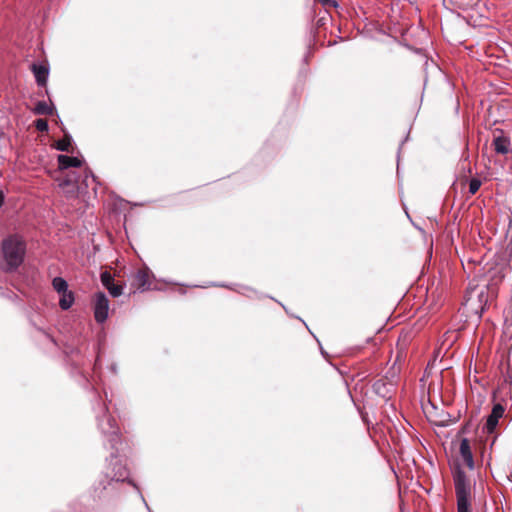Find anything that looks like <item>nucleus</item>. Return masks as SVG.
Segmentation results:
<instances>
[{"label": "nucleus", "mask_w": 512, "mask_h": 512, "mask_svg": "<svg viewBox=\"0 0 512 512\" xmlns=\"http://www.w3.org/2000/svg\"><path fill=\"white\" fill-rule=\"evenodd\" d=\"M2 254L5 261V270L15 271L23 262L25 255V243L16 235H10L2 242Z\"/></svg>", "instance_id": "2"}, {"label": "nucleus", "mask_w": 512, "mask_h": 512, "mask_svg": "<svg viewBox=\"0 0 512 512\" xmlns=\"http://www.w3.org/2000/svg\"><path fill=\"white\" fill-rule=\"evenodd\" d=\"M214 286H219V287H227L229 289H233L232 287L228 286V285H224V284H213Z\"/></svg>", "instance_id": "25"}, {"label": "nucleus", "mask_w": 512, "mask_h": 512, "mask_svg": "<svg viewBox=\"0 0 512 512\" xmlns=\"http://www.w3.org/2000/svg\"><path fill=\"white\" fill-rule=\"evenodd\" d=\"M459 452L464 463L470 470L474 469V459L470 446V442L467 438H463L460 442Z\"/></svg>", "instance_id": "6"}, {"label": "nucleus", "mask_w": 512, "mask_h": 512, "mask_svg": "<svg viewBox=\"0 0 512 512\" xmlns=\"http://www.w3.org/2000/svg\"><path fill=\"white\" fill-rule=\"evenodd\" d=\"M35 128L40 132L48 131V122L45 119L39 118L34 121Z\"/></svg>", "instance_id": "18"}, {"label": "nucleus", "mask_w": 512, "mask_h": 512, "mask_svg": "<svg viewBox=\"0 0 512 512\" xmlns=\"http://www.w3.org/2000/svg\"><path fill=\"white\" fill-rule=\"evenodd\" d=\"M89 176H91V178H92V180H93V181L95 180V176H94V174L92 173V171H91V170L86 171V179H87Z\"/></svg>", "instance_id": "23"}, {"label": "nucleus", "mask_w": 512, "mask_h": 512, "mask_svg": "<svg viewBox=\"0 0 512 512\" xmlns=\"http://www.w3.org/2000/svg\"><path fill=\"white\" fill-rule=\"evenodd\" d=\"M111 369H112L113 372H116V366L115 365H112Z\"/></svg>", "instance_id": "27"}, {"label": "nucleus", "mask_w": 512, "mask_h": 512, "mask_svg": "<svg viewBox=\"0 0 512 512\" xmlns=\"http://www.w3.org/2000/svg\"><path fill=\"white\" fill-rule=\"evenodd\" d=\"M74 293L72 291L67 290L60 294L59 306L62 310H68L74 303Z\"/></svg>", "instance_id": "11"}, {"label": "nucleus", "mask_w": 512, "mask_h": 512, "mask_svg": "<svg viewBox=\"0 0 512 512\" xmlns=\"http://www.w3.org/2000/svg\"><path fill=\"white\" fill-rule=\"evenodd\" d=\"M135 280L138 288H141L142 290H146L150 287L149 273L146 270H139L136 273Z\"/></svg>", "instance_id": "12"}, {"label": "nucleus", "mask_w": 512, "mask_h": 512, "mask_svg": "<svg viewBox=\"0 0 512 512\" xmlns=\"http://www.w3.org/2000/svg\"><path fill=\"white\" fill-rule=\"evenodd\" d=\"M504 333L509 337L512 338V323L507 324L504 329Z\"/></svg>", "instance_id": "22"}, {"label": "nucleus", "mask_w": 512, "mask_h": 512, "mask_svg": "<svg viewBox=\"0 0 512 512\" xmlns=\"http://www.w3.org/2000/svg\"><path fill=\"white\" fill-rule=\"evenodd\" d=\"M52 287L53 289L61 294L63 292H66L68 290V283L67 281L62 278V277H55L53 280H52Z\"/></svg>", "instance_id": "14"}, {"label": "nucleus", "mask_w": 512, "mask_h": 512, "mask_svg": "<svg viewBox=\"0 0 512 512\" xmlns=\"http://www.w3.org/2000/svg\"><path fill=\"white\" fill-rule=\"evenodd\" d=\"M4 202V194L2 191H0V207L3 205Z\"/></svg>", "instance_id": "24"}, {"label": "nucleus", "mask_w": 512, "mask_h": 512, "mask_svg": "<svg viewBox=\"0 0 512 512\" xmlns=\"http://www.w3.org/2000/svg\"><path fill=\"white\" fill-rule=\"evenodd\" d=\"M504 412L505 408L501 404L497 403L493 406L491 414L488 416L486 424L484 426V429L488 434L494 432L498 424V421L503 416Z\"/></svg>", "instance_id": "5"}, {"label": "nucleus", "mask_w": 512, "mask_h": 512, "mask_svg": "<svg viewBox=\"0 0 512 512\" xmlns=\"http://www.w3.org/2000/svg\"><path fill=\"white\" fill-rule=\"evenodd\" d=\"M32 72L34 74L36 83L38 86H45L49 76V69L45 65L32 64Z\"/></svg>", "instance_id": "8"}, {"label": "nucleus", "mask_w": 512, "mask_h": 512, "mask_svg": "<svg viewBox=\"0 0 512 512\" xmlns=\"http://www.w3.org/2000/svg\"><path fill=\"white\" fill-rule=\"evenodd\" d=\"M455 493L458 512H471V483L462 470H457L454 475Z\"/></svg>", "instance_id": "3"}, {"label": "nucleus", "mask_w": 512, "mask_h": 512, "mask_svg": "<svg viewBox=\"0 0 512 512\" xmlns=\"http://www.w3.org/2000/svg\"><path fill=\"white\" fill-rule=\"evenodd\" d=\"M33 111L37 115H52L53 106L49 105L45 101H38Z\"/></svg>", "instance_id": "13"}, {"label": "nucleus", "mask_w": 512, "mask_h": 512, "mask_svg": "<svg viewBox=\"0 0 512 512\" xmlns=\"http://www.w3.org/2000/svg\"><path fill=\"white\" fill-rule=\"evenodd\" d=\"M141 498H142L143 502L145 503V506L147 507L148 511H149V512H152V511L150 510L149 506L147 505V503H146V501H145V499H144V497H143L142 495H141Z\"/></svg>", "instance_id": "26"}, {"label": "nucleus", "mask_w": 512, "mask_h": 512, "mask_svg": "<svg viewBox=\"0 0 512 512\" xmlns=\"http://www.w3.org/2000/svg\"><path fill=\"white\" fill-rule=\"evenodd\" d=\"M111 296L119 297L123 294V287L121 285H115L114 283L107 289Z\"/></svg>", "instance_id": "19"}, {"label": "nucleus", "mask_w": 512, "mask_h": 512, "mask_svg": "<svg viewBox=\"0 0 512 512\" xmlns=\"http://www.w3.org/2000/svg\"><path fill=\"white\" fill-rule=\"evenodd\" d=\"M77 181L76 179L74 178H70V177H67L66 179H64L59 185L60 187L62 188H65V187H71V193L74 194L76 189H77V185H76Z\"/></svg>", "instance_id": "16"}, {"label": "nucleus", "mask_w": 512, "mask_h": 512, "mask_svg": "<svg viewBox=\"0 0 512 512\" xmlns=\"http://www.w3.org/2000/svg\"><path fill=\"white\" fill-rule=\"evenodd\" d=\"M94 317L97 323H104L108 318L109 300L105 293L97 292L93 303Z\"/></svg>", "instance_id": "4"}, {"label": "nucleus", "mask_w": 512, "mask_h": 512, "mask_svg": "<svg viewBox=\"0 0 512 512\" xmlns=\"http://www.w3.org/2000/svg\"><path fill=\"white\" fill-rule=\"evenodd\" d=\"M100 279H101L102 285L106 289H108V287H110L113 284V276L108 271L102 272L100 275Z\"/></svg>", "instance_id": "17"}, {"label": "nucleus", "mask_w": 512, "mask_h": 512, "mask_svg": "<svg viewBox=\"0 0 512 512\" xmlns=\"http://www.w3.org/2000/svg\"><path fill=\"white\" fill-rule=\"evenodd\" d=\"M57 161L59 169L61 170H65L70 167H80L82 165V161L79 158L64 154L58 155Z\"/></svg>", "instance_id": "10"}, {"label": "nucleus", "mask_w": 512, "mask_h": 512, "mask_svg": "<svg viewBox=\"0 0 512 512\" xmlns=\"http://www.w3.org/2000/svg\"><path fill=\"white\" fill-rule=\"evenodd\" d=\"M96 412L97 425L103 436L110 444L112 450L108 462L106 477L114 481H125L128 479V469L123 461L116 454L119 451V446L122 445L119 428L115 419L108 413L105 404L94 408Z\"/></svg>", "instance_id": "1"}, {"label": "nucleus", "mask_w": 512, "mask_h": 512, "mask_svg": "<svg viewBox=\"0 0 512 512\" xmlns=\"http://www.w3.org/2000/svg\"><path fill=\"white\" fill-rule=\"evenodd\" d=\"M499 135L494 136L493 147L496 153L506 155L510 151L511 142L509 137L505 136L502 131Z\"/></svg>", "instance_id": "7"}, {"label": "nucleus", "mask_w": 512, "mask_h": 512, "mask_svg": "<svg viewBox=\"0 0 512 512\" xmlns=\"http://www.w3.org/2000/svg\"><path fill=\"white\" fill-rule=\"evenodd\" d=\"M238 292L249 297V298H254L257 295V292L255 290L248 288V287H243L242 291H238Z\"/></svg>", "instance_id": "21"}, {"label": "nucleus", "mask_w": 512, "mask_h": 512, "mask_svg": "<svg viewBox=\"0 0 512 512\" xmlns=\"http://www.w3.org/2000/svg\"><path fill=\"white\" fill-rule=\"evenodd\" d=\"M71 142H72V138L69 134H66L64 136V138L58 140L56 143H55V148L58 150V151H62V152H68L69 151V148L71 146Z\"/></svg>", "instance_id": "15"}, {"label": "nucleus", "mask_w": 512, "mask_h": 512, "mask_svg": "<svg viewBox=\"0 0 512 512\" xmlns=\"http://www.w3.org/2000/svg\"><path fill=\"white\" fill-rule=\"evenodd\" d=\"M392 390L393 384L384 379H379L373 384V391L383 398L389 397Z\"/></svg>", "instance_id": "9"}, {"label": "nucleus", "mask_w": 512, "mask_h": 512, "mask_svg": "<svg viewBox=\"0 0 512 512\" xmlns=\"http://www.w3.org/2000/svg\"><path fill=\"white\" fill-rule=\"evenodd\" d=\"M480 186H481V181L477 178H472L469 181V192L471 194H475L479 190Z\"/></svg>", "instance_id": "20"}]
</instances>
